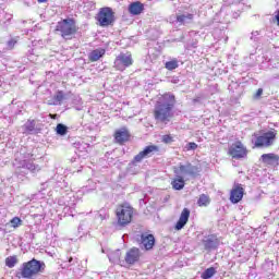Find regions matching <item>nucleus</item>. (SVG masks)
<instances>
[{
	"instance_id": "nucleus-1",
	"label": "nucleus",
	"mask_w": 279,
	"mask_h": 279,
	"mask_svg": "<svg viewBox=\"0 0 279 279\" xmlns=\"http://www.w3.org/2000/svg\"><path fill=\"white\" fill-rule=\"evenodd\" d=\"M173 108H175V96L166 94L155 106L154 117L159 123H169L173 119Z\"/></svg>"
},
{
	"instance_id": "nucleus-2",
	"label": "nucleus",
	"mask_w": 279,
	"mask_h": 279,
	"mask_svg": "<svg viewBox=\"0 0 279 279\" xmlns=\"http://www.w3.org/2000/svg\"><path fill=\"white\" fill-rule=\"evenodd\" d=\"M46 268L45 262L33 258L22 264L17 278L32 279L34 276H38V274H45Z\"/></svg>"
},
{
	"instance_id": "nucleus-3",
	"label": "nucleus",
	"mask_w": 279,
	"mask_h": 279,
	"mask_svg": "<svg viewBox=\"0 0 279 279\" xmlns=\"http://www.w3.org/2000/svg\"><path fill=\"white\" fill-rule=\"evenodd\" d=\"M13 167L15 169L16 175H22V178H25L27 173H33V175H36V173H39L41 170L38 163H35L32 159H15Z\"/></svg>"
},
{
	"instance_id": "nucleus-4",
	"label": "nucleus",
	"mask_w": 279,
	"mask_h": 279,
	"mask_svg": "<svg viewBox=\"0 0 279 279\" xmlns=\"http://www.w3.org/2000/svg\"><path fill=\"white\" fill-rule=\"evenodd\" d=\"M56 32H59L61 38L64 40H72L73 36L77 34V25H75V20L65 19L58 22Z\"/></svg>"
},
{
	"instance_id": "nucleus-5",
	"label": "nucleus",
	"mask_w": 279,
	"mask_h": 279,
	"mask_svg": "<svg viewBox=\"0 0 279 279\" xmlns=\"http://www.w3.org/2000/svg\"><path fill=\"white\" fill-rule=\"evenodd\" d=\"M119 226H128L132 223V217H134V208L130 205H122L117 208L116 211Z\"/></svg>"
},
{
	"instance_id": "nucleus-6",
	"label": "nucleus",
	"mask_w": 279,
	"mask_h": 279,
	"mask_svg": "<svg viewBox=\"0 0 279 279\" xmlns=\"http://www.w3.org/2000/svg\"><path fill=\"white\" fill-rule=\"evenodd\" d=\"M174 175L175 178H197V173H199V168L197 166H193L191 162L185 165L180 163L179 167H174Z\"/></svg>"
},
{
	"instance_id": "nucleus-7",
	"label": "nucleus",
	"mask_w": 279,
	"mask_h": 279,
	"mask_svg": "<svg viewBox=\"0 0 279 279\" xmlns=\"http://www.w3.org/2000/svg\"><path fill=\"white\" fill-rule=\"evenodd\" d=\"M96 19L100 27H109V25L114 23V12L109 7L101 8Z\"/></svg>"
},
{
	"instance_id": "nucleus-8",
	"label": "nucleus",
	"mask_w": 279,
	"mask_h": 279,
	"mask_svg": "<svg viewBox=\"0 0 279 279\" xmlns=\"http://www.w3.org/2000/svg\"><path fill=\"white\" fill-rule=\"evenodd\" d=\"M134 60L132 59V53L121 52L114 60L113 66L117 71H125L129 66H132Z\"/></svg>"
},
{
	"instance_id": "nucleus-9",
	"label": "nucleus",
	"mask_w": 279,
	"mask_h": 279,
	"mask_svg": "<svg viewBox=\"0 0 279 279\" xmlns=\"http://www.w3.org/2000/svg\"><path fill=\"white\" fill-rule=\"evenodd\" d=\"M276 131H268L257 136L254 141L255 147H271L276 142Z\"/></svg>"
},
{
	"instance_id": "nucleus-10",
	"label": "nucleus",
	"mask_w": 279,
	"mask_h": 279,
	"mask_svg": "<svg viewBox=\"0 0 279 279\" xmlns=\"http://www.w3.org/2000/svg\"><path fill=\"white\" fill-rule=\"evenodd\" d=\"M157 151H160V148L156 145H149L146 146L142 151H140L131 162V165H136V162H143L145 158H151L154 154H157Z\"/></svg>"
},
{
	"instance_id": "nucleus-11",
	"label": "nucleus",
	"mask_w": 279,
	"mask_h": 279,
	"mask_svg": "<svg viewBox=\"0 0 279 279\" xmlns=\"http://www.w3.org/2000/svg\"><path fill=\"white\" fill-rule=\"evenodd\" d=\"M229 156H231V158H235L236 160H239V158H245V156H247V148H245L243 143L235 142L229 148Z\"/></svg>"
},
{
	"instance_id": "nucleus-12",
	"label": "nucleus",
	"mask_w": 279,
	"mask_h": 279,
	"mask_svg": "<svg viewBox=\"0 0 279 279\" xmlns=\"http://www.w3.org/2000/svg\"><path fill=\"white\" fill-rule=\"evenodd\" d=\"M243 193H245V190L240 184H235L230 193L231 204H239L243 199Z\"/></svg>"
},
{
	"instance_id": "nucleus-13",
	"label": "nucleus",
	"mask_w": 279,
	"mask_h": 279,
	"mask_svg": "<svg viewBox=\"0 0 279 279\" xmlns=\"http://www.w3.org/2000/svg\"><path fill=\"white\" fill-rule=\"evenodd\" d=\"M202 243L205 250H217L219 246V240L216 235H206L203 238Z\"/></svg>"
},
{
	"instance_id": "nucleus-14",
	"label": "nucleus",
	"mask_w": 279,
	"mask_h": 279,
	"mask_svg": "<svg viewBox=\"0 0 279 279\" xmlns=\"http://www.w3.org/2000/svg\"><path fill=\"white\" fill-rule=\"evenodd\" d=\"M189 217H191V210H189V208H184L174 226V230H182L184 226L189 223Z\"/></svg>"
},
{
	"instance_id": "nucleus-15",
	"label": "nucleus",
	"mask_w": 279,
	"mask_h": 279,
	"mask_svg": "<svg viewBox=\"0 0 279 279\" xmlns=\"http://www.w3.org/2000/svg\"><path fill=\"white\" fill-rule=\"evenodd\" d=\"M140 258H141V251L136 247H133L129 252H126L125 263L128 265H134V263H138Z\"/></svg>"
},
{
	"instance_id": "nucleus-16",
	"label": "nucleus",
	"mask_w": 279,
	"mask_h": 279,
	"mask_svg": "<svg viewBox=\"0 0 279 279\" xmlns=\"http://www.w3.org/2000/svg\"><path fill=\"white\" fill-rule=\"evenodd\" d=\"M140 241L145 250H151L156 243V238H154V234L142 233Z\"/></svg>"
},
{
	"instance_id": "nucleus-17",
	"label": "nucleus",
	"mask_w": 279,
	"mask_h": 279,
	"mask_svg": "<svg viewBox=\"0 0 279 279\" xmlns=\"http://www.w3.org/2000/svg\"><path fill=\"white\" fill-rule=\"evenodd\" d=\"M260 160L264 165H276L279 160V156L274 154V153H269V154H264L260 156Z\"/></svg>"
},
{
	"instance_id": "nucleus-18",
	"label": "nucleus",
	"mask_w": 279,
	"mask_h": 279,
	"mask_svg": "<svg viewBox=\"0 0 279 279\" xmlns=\"http://www.w3.org/2000/svg\"><path fill=\"white\" fill-rule=\"evenodd\" d=\"M104 56H106V49L98 48L89 52L88 60L90 62H97L99 59L104 58Z\"/></svg>"
},
{
	"instance_id": "nucleus-19",
	"label": "nucleus",
	"mask_w": 279,
	"mask_h": 279,
	"mask_svg": "<svg viewBox=\"0 0 279 279\" xmlns=\"http://www.w3.org/2000/svg\"><path fill=\"white\" fill-rule=\"evenodd\" d=\"M193 19H195V14L193 13H183L177 16V22L181 25H189V23H193Z\"/></svg>"
},
{
	"instance_id": "nucleus-20",
	"label": "nucleus",
	"mask_w": 279,
	"mask_h": 279,
	"mask_svg": "<svg viewBox=\"0 0 279 279\" xmlns=\"http://www.w3.org/2000/svg\"><path fill=\"white\" fill-rule=\"evenodd\" d=\"M130 140V132L126 129H121L116 132V141L117 143L123 144Z\"/></svg>"
},
{
	"instance_id": "nucleus-21",
	"label": "nucleus",
	"mask_w": 279,
	"mask_h": 279,
	"mask_svg": "<svg viewBox=\"0 0 279 279\" xmlns=\"http://www.w3.org/2000/svg\"><path fill=\"white\" fill-rule=\"evenodd\" d=\"M145 10V7L141 2H133L129 7V12L133 14L134 16H138L143 11Z\"/></svg>"
},
{
	"instance_id": "nucleus-22",
	"label": "nucleus",
	"mask_w": 279,
	"mask_h": 279,
	"mask_svg": "<svg viewBox=\"0 0 279 279\" xmlns=\"http://www.w3.org/2000/svg\"><path fill=\"white\" fill-rule=\"evenodd\" d=\"M36 130V121L35 120H27L25 124L22 126L23 134H33Z\"/></svg>"
},
{
	"instance_id": "nucleus-23",
	"label": "nucleus",
	"mask_w": 279,
	"mask_h": 279,
	"mask_svg": "<svg viewBox=\"0 0 279 279\" xmlns=\"http://www.w3.org/2000/svg\"><path fill=\"white\" fill-rule=\"evenodd\" d=\"M171 186L174 191H182V189H184V177H175V179L171 181Z\"/></svg>"
},
{
	"instance_id": "nucleus-24",
	"label": "nucleus",
	"mask_w": 279,
	"mask_h": 279,
	"mask_svg": "<svg viewBox=\"0 0 279 279\" xmlns=\"http://www.w3.org/2000/svg\"><path fill=\"white\" fill-rule=\"evenodd\" d=\"M62 101H64V92L58 90L49 104L50 106H60Z\"/></svg>"
},
{
	"instance_id": "nucleus-25",
	"label": "nucleus",
	"mask_w": 279,
	"mask_h": 279,
	"mask_svg": "<svg viewBox=\"0 0 279 279\" xmlns=\"http://www.w3.org/2000/svg\"><path fill=\"white\" fill-rule=\"evenodd\" d=\"M178 66H180V61L178 59H171L170 61H167L165 63V68L168 71H175V69H178Z\"/></svg>"
},
{
	"instance_id": "nucleus-26",
	"label": "nucleus",
	"mask_w": 279,
	"mask_h": 279,
	"mask_svg": "<svg viewBox=\"0 0 279 279\" xmlns=\"http://www.w3.org/2000/svg\"><path fill=\"white\" fill-rule=\"evenodd\" d=\"M109 260L114 264L121 263V251L117 250L109 254Z\"/></svg>"
},
{
	"instance_id": "nucleus-27",
	"label": "nucleus",
	"mask_w": 279,
	"mask_h": 279,
	"mask_svg": "<svg viewBox=\"0 0 279 279\" xmlns=\"http://www.w3.org/2000/svg\"><path fill=\"white\" fill-rule=\"evenodd\" d=\"M56 132L59 136H66L69 128L62 123L57 124Z\"/></svg>"
},
{
	"instance_id": "nucleus-28",
	"label": "nucleus",
	"mask_w": 279,
	"mask_h": 279,
	"mask_svg": "<svg viewBox=\"0 0 279 279\" xmlns=\"http://www.w3.org/2000/svg\"><path fill=\"white\" fill-rule=\"evenodd\" d=\"M217 274V270L214 267L207 268L201 276L202 279H210Z\"/></svg>"
},
{
	"instance_id": "nucleus-29",
	"label": "nucleus",
	"mask_w": 279,
	"mask_h": 279,
	"mask_svg": "<svg viewBox=\"0 0 279 279\" xmlns=\"http://www.w3.org/2000/svg\"><path fill=\"white\" fill-rule=\"evenodd\" d=\"M16 263H19V259L16 256H9L5 258V265L9 267V269H12L13 267L16 266Z\"/></svg>"
},
{
	"instance_id": "nucleus-30",
	"label": "nucleus",
	"mask_w": 279,
	"mask_h": 279,
	"mask_svg": "<svg viewBox=\"0 0 279 279\" xmlns=\"http://www.w3.org/2000/svg\"><path fill=\"white\" fill-rule=\"evenodd\" d=\"M185 151H195L197 149V144L195 142H190L184 147Z\"/></svg>"
},
{
	"instance_id": "nucleus-31",
	"label": "nucleus",
	"mask_w": 279,
	"mask_h": 279,
	"mask_svg": "<svg viewBox=\"0 0 279 279\" xmlns=\"http://www.w3.org/2000/svg\"><path fill=\"white\" fill-rule=\"evenodd\" d=\"M208 202V196L206 194H202L198 198L199 206H207Z\"/></svg>"
},
{
	"instance_id": "nucleus-32",
	"label": "nucleus",
	"mask_w": 279,
	"mask_h": 279,
	"mask_svg": "<svg viewBox=\"0 0 279 279\" xmlns=\"http://www.w3.org/2000/svg\"><path fill=\"white\" fill-rule=\"evenodd\" d=\"M21 223H23V220H21V218H19V217H14L11 220V225L13 228H19V226H21Z\"/></svg>"
},
{
	"instance_id": "nucleus-33",
	"label": "nucleus",
	"mask_w": 279,
	"mask_h": 279,
	"mask_svg": "<svg viewBox=\"0 0 279 279\" xmlns=\"http://www.w3.org/2000/svg\"><path fill=\"white\" fill-rule=\"evenodd\" d=\"M162 143H166V144L173 143V137H171L170 135H163Z\"/></svg>"
},
{
	"instance_id": "nucleus-34",
	"label": "nucleus",
	"mask_w": 279,
	"mask_h": 279,
	"mask_svg": "<svg viewBox=\"0 0 279 279\" xmlns=\"http://www.w3.org/2000/svg\"><path fill=\"white\" fill-rule=\"evenodd\" d=\"M14 45H16V40H15V39H10V40L7 43L8 49H14Z\"/></svg>"
},
{
	"instance_id": "nucleus-35",
	"label": "nucleus",
	"mask_w": 279,
	"mask_h": 279,
	"mask_svg": "<svg viewBox=\"0 0 279 279\" xmlns=\"http://www.w3.org/2000/svg\"><path fill=\"white\" fill-rule=\"evenodd\" d=\"M253 97L254 99H260V97H263V88H258Z\"/></svg>"
},
{
	"instance_id": "nucleus-36",
	"label": "nucleus",
	"mask_w": 279,
	"mask_h": 279,
	"mask_svg": "<svg viewBox=\"0 0 279 279\" xmlns=\"http://www.w3.org/2000/svg\"><path fill=\"white\" fill-rule=\"evenodd\" d=\"M256 36H258V31L252 33L251 40H256Z\"/></svg>"
},
{
	"instance_id": "nucleus-37",
	"label": "nucleus",
	"mask_w": 279,
	"mask_h": 279,
	"mask_svg": "<svg viewBox=\"0 0 279 279\" xmlns=\"http://www.w3.org/2000/svg\"><path fill=\"white\" fill-rule=\"evenodd\" d=\"M38 3H47L48 0H37Z\"/></svg>"
},
{
	"instance_id": "nucleus-38",
	"label": "nucleus",
	"mask_w": 279,
	"mask_h": 279,
	"mask_svg": "<svg viewBox=\"0 0 279 279\" xmlns=\"http://www.w3.org/2000/svg\"><path fill=\"white\" fill-rule=\"evenodd\" d=\"M276 20H277L278 25H279V11H278V14L276 15Z\"/></svg>"
},
{
	"instance_id": "nucleus-39",
	"label": "nucleus",
	"mask_w": 279,
	"mask_h": 279,
	"mask_svg": "<svg viewBox=\"0 0 279 279\" xmlns=\"http://www.w3.org/2000/svg\"><path fill=\"white\" fill-rule=\"evenodd\" d=\"M73 260H74L73 257L69 258V263H73Z\"/></svg>"
},
{
	"instance_id": "nucleus-40",
	"label": "nucleus",
	"mask_w": 279,
	"mask_h": 279,
	"mask_svg": "<svg viewBox=\"0 0 279 279\" xmlns=\"http://www.w3.org/2000/svg\"><path fill=\"white\" fill-rule=\"evenodd\" d=\"M232 3H239V1H232Z\"/></svg>"
}]
</instances>
